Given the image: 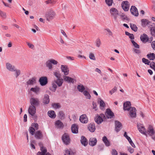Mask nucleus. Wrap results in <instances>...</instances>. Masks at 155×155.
<instances>
[{
    "mask_svg": "<svg viewBox=\"0 0 155 155\" xmlns=\"http://www.w3.org/2000/svg\"><path fill=\"white\" fill-rule=\"evenodd\" d=\"M58 62L53 59H50L48 60L45 63L46 67L49 70L51 71L54 68V65H56Z\"/></svg>",
    "mask_w": 155,
    "mask_h": 155,
    "instance_id": "f257e3e1",
    "label": "nucleus"
},
{
    "mask_svg": "<svg viewBox=\"0 0 155 155\" xmlns=\"http://www.w3.org/2000/svg\"><path fill=\"white\" fill-rule=\"evenodd\" d=\"M110 12L112 17L113 18L115 21H117L119 14L117 10L114 8H112L110 9Z\"/></svg>",
    "mask_w": 155,
    "mask_h": 155,
    "instance_id": "f03ea898",
    "label": "nucleus"
},
{
    "mask_svg": "<svg viewBox=\"0 0 155 155\" xmlns=\"http://www.w3.org/2000/svg\"><path fill=\"white\" fill-rule=\"evenodd\" d=\"M55 16V12L52 10H50L46 14V19L48 21H50L54 18Z\"/></svg>",
    "mask_w": 155,
    "mask_h": 155,
    "instance_id": "7ed1b4c3",
    "label": "nucleus"
},
{
    "mask_svg": "<svg viewBox=\"0 0 155 155\" xmlns=\"http://www.w3.org/2000/svg\"><path fill=\"white\" fill-rule=\"evenodd\" d=\"M137 127L140 133L147 137V130L143 124L138 123L137 124Z\"/></svg>",
    "mask_w": 155,
    "mask_h": 155,
    "instance_id": "20e7f679",
    "label": "nucleus"
},
{
    "mask_svg": "<svg viewBox=\"0 0 155 155\" xmlns=\"http://www.w3.org/2000/svg\"><path fill=\"white\" fill-rule=\"evenodd\" d=\"M105 117V115L103 114H101L100 115L97 114L94 118L95 121L97 124H100L103 121V118Z\"/></svg>",
    "mask_w": 155,
    "mask_h": 155,
    "instance_id": "39448f33",
    "label": "nucleus"
},
{
    "mask_svg": "<svg viewBox=\"0 0 155 155\" xmlns=\"http://www.w3.org/2000/svg\"><path fill=\"white\" fill-rule=\"evenodd\" d=\"M76 151L75 150L73 149H67L64 150V155H75Z\"/></svg>",
    "mask_w": 155,
    "mask_h": 155,
    "instance_id": "423d86ee",
    "label": "nucleus"
},
{
    "mask_svg": "<svg viewBox=\"0 0 155 155\" xmlns=\"http://www.w3.org/2000/svg\"><path fill=\"white\" fill-rule=\"evenodd\" d=\"M62 140L64 144H68L70 143V139L68 135L67 134H64L62 137Z\"/></svg>",
    "mask_w": 155,
    "mask_h": 155,
    "instance_id": "0eeeda50",
    "label": "nucleus"
},
{
    "mask_svg": "<svg viewBox=\"0 0 155 155\" xmlns=\"http://www.w3.org/2000/svg\"><path fill=\"white\" fill-rule=\"evenodd\" d=\"M61 69L64 75H68L69 73V69L68 67L65 65H61Z\"/></svg>",
    "mask_w": 155,
    "mask_h": 155,
    "instance_id": "6e6552de",
    "label": "nucleus"
},
{
    "mask_svg": "<svg viewBox=\"0 0 155 155\" xmlns=\"http://www.w3.org/2000/svg\"><path fill=\"white\" fill-rule=\"evenodd\" d=\"M136 109L134 107H132L130 108L128 111L129 116L132 118H135L136 116Z\"/></svg>",
    "mask_w": 155,
    "mask_h": 155,
    "instance_id": "1a4fd4ad",
    "label": "nucleus"
},
{
    "mask_svg": "<svg viewBox=\"0 0 155 155\" xmlns=\"http://www.w3.org/2000/svg\"><path fill=\"white\" fill-rule=\"evenodd\" d=\"M31 105L34 106H38L39 105V101L38 99L37 98L31 97L30 100Z\"/></svg>",
    "mask_w": 155,
    "mask_h": 155,
    "instance_id": "9d476101",
    "label": "nucleus"
},
{
    "mask_svg": "<svg viewBox=\"0 0 155 155\" xmlns=\"http://www.w3.org/2000/svg\"><path fill=\"white\" fill-rule=\"evenodd\" d=\"M121 5L123 9L125 11H127L129 9L130 5L127 1H123Z\"/></svg>",
    "mask_w": 155,
    "mask_h": 155,
    "instance_id": "9b49d317",
    "label": "nucleus"
},
{
    "mask_svg": "<svg viewBox=\"0 0 155 155\" xmlns=\"http://www.w3.org/2000/svg\"><path fill=\"white\" fill-rule=\"evenodd\" d=\"M28 112L31 116H34L36 112V109L35 106L33 105L30 106L28 109Z\"/></svg>",
    "mask_w": 155,
    "mask_h": 155,
    "instance_id": "f8f14e48",
    "label": "nucleus"
},
{
    "mask_svg": "<svg viewBox=\"0 0 155 155\" xmlns=\"http://www.w3.org/2000/svg\"><path fill=\"white\" fill-rule=\"evenodd\" d=\"M39 81L41 86H45L48 83L47 78L46 77H42L40 78Z\"/></svg>",
    "mask_w": 155,
    "mask_h": 155,
    "instance_id": "ddd939ff",
    "label": "nucleus"
},
{
    "mask_svg": "<svg viewBox=\"0 0 155 155\" xmlns=\"http://www.w3.org/2000/svg\"><path fill=\"white\" fill-rule=\"evenodd\" d=\"M147 135H148L150 136H152L155 134V131L152 126H149L147 131Z\"/></svg>",
    "mask_w": 155,
    "mask_h": 155,
    "instance_id": "4468645a",
    "label": "nucleus"
},
{
    "mask_svg": "<svg viewBox=\"0 0 155 155\" xmlns=\"http://www.w3.org/2000/svg\"><path fill=\"white\" fill-rule=\"evenodd\" d=\"M141 25L143 27H146L147 25H148L153 26V25H151V24H152V23L150 21H149V20L146 19H142L141 20Z\"/></svg>",
    "mask_w": 155,
    "mask_h": 155,
    "instance_id": "2eb2a0df",
    "label": "nucleus"
},
{
    "mask_svg": "<svg viewBox=\"0 0 155 155\" xmlns=\"http://www.w3.org/2000/svg\"><path fill=\"white\" fill-rule=\"evenodd\" d=\"M41 152H38L37 153V155H51L49 153L47 152V150L45 148L42 147L41 148Z\"/></svg>",
    "mask_w": 155,
    "mask_h": 155,
    "instance_id": "dca6fc26",
    "label": "nucleus"
},
{
    "mask_svg": "<svg viewBox=\"0 0 155 155\" xmlns=\"http://www.w3.org/2000/svg\"><path fill=\"white\" fill-rule=\"evenodd\" d=\"M130 12L132 14L136 16L138 15V12L137 9L134 6H132L130 9Z\"/></svg>",
    "mask_w": 155,
    "mask_h": 155,
    "instance_id": "f3484780",
    "label": "nucleus"
},
{
    "mask_svg": "<svg viewBox=\"0 0 155 155\" xmlns=\"http://www.w3.org/2000/svg\"><path fill=\"white\" fill-rule=\"evenodd\" d=\"M55 126L57 129H61L64 127V124L60 120H57L55 123Z\"/></svg>",
    "mask_w": 155,
    "mask_h": 155,
    "instance_id": "a211bd4d",
    "label": "nucleus"
},
{
    "mask_svg": "<svg viewBox=\"0 0 155 155\" xmlns=\"http://www.w3.org/2000/svg\"><path fill=\"white\" fill-rule=\"evenodd\" d=\"M6 68L9 71L13 72L16 68L15 67L9 63H7L6 64Z\"/></svg>",
    "mask_w": 155,
    "mask_h": 155,
    "instance_id": "6ab92c4d",
    "label": "nucleus"
},
{
    "mask_svg": "<svg viewBox=\"0 0 155 155\" xmlns=\"http://www.w3.org/2000/svg\"><path fill=\"white\" fill-rule=\"evenodd\" d=\"M79 120L81 123H87L88 121V118L85 114H83L81 116Z\"/></svg>",
    "mask_w": 155,
    "mask_h": 155,
    "instance_id": "aec40b11",
    "label": "nucleus"
},
{
    "mask_svg": "<svg viewBox=\"0 0 155 155\" xmlns=\"http://www.w3.org/2000/svg\"><path fill=\"white\" fill-rule=\"evenodd\" d=\"M131 103L129 101H127L124 104V110H128L131 107Z\"/></svg>",
    "mask_w": 155,
    "mask_h": 155,
    "instance_id": "412c9836",
    "label": "nucleus"
},
{
    "mask_svg": "<svg viewBox=\"0 0 155 155\" xmlns=\"http://www.w3.org/2000/svg\"><path fill=\"white\" fill-rule=\"evenodd\" d=\"M115 130L117 132H118L120 130L121 128L122 124L120 122L117 121H116L115 122Z\"/></svg>",
    "mask_w": 155,
    "mask_h": 155,
    "instance_id": "4be33fe9",
    "label": "nucleus"
},
{
    "mask_svg": "<svg viewBox=\"0 0 155 155\" xmlns=\"http://www.w3.org/2000/svg\"><path fill=\"white\" fill-rule=\"evenodd\" d=\"M30 91H32L35 94H38L40 91V88L38 86H35L34 87H32L30 89Z\"/></svg>",
    "mask_w": 155,
    "mask_h": 155,
    "instance_id": "5701e85b",
    "label": "nucleus"
},
{
    "mask_svg": "<svg viewBox=\"0 0 155 155\" xmlns=\"http://www.w3.org/2000/svg\"><path fill=\"white\" fill-rule=\"evenodd\" d=\"M106 115L108 118H111L114 116V113L110 109H107Z\"/></svg>",
    "mask_w": 155,
    "mask_h": 155,
    "instance_id": "b1692460",
    "label": "nucleus"
},
{
    "mask_svg": "<svg viewBox=\"0 0 155 155\" xmlns=\"http://www.w3.org/2000/svg\"><path fill=\"white\" fill-rule=\"evenodd\" d=\"M140 38L143 42L146 43L147 42L148 37L146 34H143L141 35Z\"/></svg>",
    "mask_w": 155,
    "mask_h": 155,
    "instance_id": "393cba45",
    "label": "nucleus"
},
{
    "mask_svg": "<svg viewBox=\"0 0 155 155\" xmlns=\"http://www.w3.org/2000/svg\"><path fill=\"white\" fill-rule=\"evenodd\" d=\"M54 81L59 86L61 87L62 86L63 83V79L61 78H57L56 80H54Z\"/></svg>",
    "mask_w": 155,
    "mask_h": 155,
    "instance_id": "a878e982",
    "label": "nucleus"
},
{
    "mask_svg": "<svg viewBox=\"0 0 155 155\" xmlns=\"http://www.w3.org/2000/svg\"><path fill=\"white\" fill-rule=\"evenodd\" d=\"M97 142V140L96 138L91 137L89 140V144L92 146H94L96 144Z\"/></svg>",
    "mask_w": 155,
    "mask_h": 155,
    "instance_id": "bb28decb",
    "label": "nucleus"
},
{
    "mask_svg": "<svg viewBox=\"0 0 155 155\" xmlns=\"http://www.w3.org/2000/svg\"><path fill=\"white\" fill-rule=\"evenodd\" d=\"M50 101L49 96L47 94L44 95V97L43 100V103L45 104H48Z\"/></svg>",
    "mask_w": 155,
    "mask_h": 155,
    "instance_id": "cd10ccee",
    "label": "nucleus"
},
{
    "mask_svg": "<svg viewBox=\"0 0 155 155\" xmlns=\"http://www.w3.org/2000/svg\"><path fill=\"white\" fill-rule=\"evenodd\" d=\"M71 130L73 133H77L78 132V125L75 124H73L71 127Z\"/></svg>",
    "mask_w": 155,
    "mask_h": 155,
    "instance_id": "c85d7f7f",
    "label": "nucleus"
},
{
    "mask_svg": "<svg viewBox=\"0 0 155 155\" xmlns=\"http://www.w3.org/2000/svg\"><path fill=\"white\" fill-rule=\"evenodd\" d=\"M88 130L91 132H94L95 130V127L94 124L91 123L88 126Z\"/></svg>",
    "mask_w": 155,
    "mask_h": 155,
    "instance_id": "c756f323",
    "label": "nucleus"
},
{
    "mask_svg": "<svg viewBox=\"0 0 155 155\" xmlns=\"http://www.w3.org/2000/svg\"><path fill=\"white\" fill-rule=\"evenodd\" d=\"M81 144L84 146H86L88 143L87 139L83 136H82L81 137Z\"/></svg>",
    "mask_w": 155,
    "mask_h": 155,
    "instance_id": "7c9ffc66",
    "label": "nucleus"
},
{
    "mask_svg": "<svg viewBox=\"0 0 155 155\" xmlns=\"http://www.w3.org/2000/svg\"><path fill=\"white\" fill-rule=\"evenodd\" d=\"M35 137L38 139L41 138L43 137L41 132L40 130L37 131L35 133Z\"/></svg>",
    "mask_w": 155,
    "mask_h": 155,
    "instance_id": "2f4dec72",
    "label": "nucleus"
},
{
    "mask_svg": "<svg viewBox=\"0 0 155 155\" xmlns=\"http://www.w3.org/2000/svg\"><path fill=\"white\" fill-rule=\"evenodd\" d=\"M102 141L104 143L105 145L107 146L108 147L110 146V142L108 140L106 136H104L102 138Z\"/></svg>",
    "mask_w": 155,
    "mask_h": 155,
    "instance_id": "473e14b6",
    "label": "nucleus"
},
{
    "mask_svg": "<svg viewBox=\"0 0 155 155\" xmlns=\"http://www.w3.org/2000/svg\"><path fill=\"white\" fill-rule=\"evenodd\" d=\"M48 116L51 118H55L56 116L55 112L53 110L48 111Z\"/></svg>",
    "mask_w": 155,
    "mask_h": 155,
    "instance_id": "72a5a7b5",
    "label": "nucleus"
},
{
    "mask_svg": "<svg viewBox=\"0 0 155 155\" xmlns=\"http://www.w3.org/2000/svg\"><path fill=\"white\" fill-rule=\"evenodd\" d=\"M36 83V79L35 78H32L30 79L27 82V84L28 85H33Z\"/></svg>",
    "mask_w": 155,
    "mask_h": 155,
    "instance_id": "f704fd0d",
    "label": "nucleus"
},
{
    "mask_svg": "<svg viewBox=\"0 0 155 155\" xmlns=\"http://www.w3.org/2000/svg\"><path fill=\"white\" fill-rule=\"evenodd\" d=\"M98 101L99 102L100 106L101 109L102 110H103L105 106V103L104 101L101 99H99Z\"/></svg>",
    "mask_w": 155,
    "mask_h": 155,
    "instance_id": "c9c22d12",
    "label": "nucleus"
},
{
    "mask_svg": "<svg viewBox=\"0 0 155 155\" xmlns=\"http://www.w3.org/2000/svg\"><path fill=\"white\" fill-rule=\"evenodd\" d=\"M57 87V86L56 84L53 81L52 82V86L50 87V89L52 91L55 92L56 90Z\"/></svg>",
    "mask_w": 155,
    "mask_h": 155,
    "instance_id": "e433bc0d",
    "label": "nucleus"
},
{
    "mask_svg": "<svg viewBox=\"0 0 155 155\" xmlns=\"http://www.w3.org/2000/svg\"><path fill=\"white\" fill-rule=\"evenodd\" d=\"M13 71L15 72V75L16 78H17L21 74V71L19 69H17L15 68Z\"/></svg>",
    "mask_w": 155,
    "mask_h": 155,
    "instance_id": "4c0bfd02",
    "label": "nucleus"
},
{
    "mask_svg": "<svg viewBox=\"0 0 155 155\" xmlns=\"http://www.w3.org/2000/svg\"><path fill=\"white\" fill-rule=\"evenodd\" d=\"M54 75L57 78H61V75L59 71L55 70L53 72Z\"/></svg>",
    "mask_w": 155,
    "mask_h": 155,
    "instance_id": "58836bf2",
    "label": "nucleus"
},
{
    "mask_svg": "<svg viewBox=\"0 0 155 155\" xmlns=\"http://www.w3.org/2000/svg\"><path fill=\"white\" fill-rule=\"evenodd\" d=\"M121 20H127L128 21L129 20L127 16L124 13H122L119 15Z\"/></svg>",
    "mask_w": 155,
    "mask_h": 155,
    "instance_id": "ea45409f",
    "label": "nucleus"
},
{
    "mask_svg": "<svg viewBox=\"0 0 155 155\" xmlns=\"http://www.w3.org/2000/svg\"><path fill=\"white\" fill-rule=\"evenodd\" d=\"M147 56L150 60H153L155 58V54L153 53L147 54Z\"/></svg>",
    "mask_w": 155,
    "mask_h": 155,
    "instance_id": "a19ab883",
    "label": "nucleus"
},
{
    "mask_svg": "<svg viewBox=\"0 0 155 155\" xmlns=\"http://www.w3.org/2000/svg\"><path fill=\"white\" fill-rule=\"evenodd\" d=\"M77 89L79 91L83 92L85 89V88L82 85L80 84L78 86Z\"/></svg>",
    "mask_w": 155,
    "mask_h": 155,
    "instance_id": "79ce46f5",
    "label": "nucleus"
},
{
    "mask_svg": "<svg viewBox=\"0 0 155 155\" xmlns=\"http://www.w3.org/2000/svg\"><path fill=\"white\" fill-rule=\"evenodd\" d=\"M83 94L85 96L86 98L89 99H91V96L88 91H85L83 92Z\"/></svg>",
    "mask_w": 155,
    "mask_h": 155,
    "instance_id": "37998d69",
    "label": "nucleus"
},
{
    "mask_svg": "<svg viewBox=\"0 0 155 155\" xmlns=\"http://www.w3.org/2000/svg\"><path fill=\"white\" fill-rule=\"evenodd\" d=\"M153 26L151 27L150 29L151 33L152 35L155 36V24H153Z\"/></svg>",
    "mask_w": 155,
    "mask_h": 155,
    "instance_id": "c03bdc74",
    "label": "nucleus"
},
{
    "mask_svg": "<svg viewBox=\"0 0 155 155\" xmlns=\"http://www.w3.org/2000/svg\"><path fill=\"white\" fill-rule=\"evenodd\" d=\"M58 115L59 117L61 119H64L65 117V114L63 111H60L59 112Z\"/></svg>",
    "mask_w": 155,
    "mask_h": 155,
    "instance_id": "a18cd8bd",
    "label": "nucleus"
},
{
    "mask_svg": "<svg viewBox=\"0 0 155 155\" xmlns=\"http://www.w3.org/2000/svg\"><path fill=\"white\" fill-rule=\"evenodd\" d=\"M130 27L131 29L134 31H137V28L135 25L133 24H130Z\"/></svg>",
    "mask_w": 155,
    "mask_h": 155,
    "instance_id": "49530a36",
    "label": "nucleus"
},
{
    "mask_svg": "<svg viewBox=\"0 0 155 155\" xmlns=\"http://www.w3.org/2000/svg\"><path fill=\"white\" fill-rule=\"evenodd\" d=\"M105 1L107 5L109 6H112L113 2V0H105Z\"/></svg>",
    "mask_w": 155,
    "mask_h": 155,
    "instance_id": "de8ad7c7",
    "label": "nucleus"
},
{
    "mask_svg": "<svg viewBox=\"0 0 155 155\" xmlns=\"http://www.w3.org/2000/svg\"><path fill=\"white\" fill-rule=\"evenodd\" d=\"M52 106L55 109H58L61 107V106L58 103L53 104Z\"/></svg>",
    "mask_w": 155,
    "mask_h": 155,
    "instance_id": "09e8293b",
    "label": "nucleus"
},
{
    "mask_svg": "<svg viewBox=\"0 0 155 155\" xmlns=\"http://www.w3.org/2000/svg\"><path fill=\"white\" fill-rule=\"evenodd\" d=\"M96 45L97 47H99L101 45V40L99 38H97L95 41Z\"/></svg>",
    "mask_w": 155,
    "mask_h": 155,
    "instance_id": "8fccbe9b",
    "label": "nucleus"
},
{
    "mask_svg": "<svg viewBox=\"0 0 155 155\" xmlns=\"http://www.w3.org/2000/svg\"><path fill=\"white\" fill-rule=\"evenodd\" d=\"M0 15L3 18H5L6 17V13L2 12L0 10Z\"/></svg>",
    "mask_w": 155,
    "mask_h": 155,
    "instance_id": "3c124183",
    "label": "nucleus"
},
{
    "mask_svg": "<svg viewBox=\"0 0 155 155\" xmlns=\"http://www.w3.org/2000/svg\"><path fill=\"white\" fill-rule=\"evenodd\" d=\"M63 78L64 81L70 83L71 78L65 76H63Z\"/></svg>",
    "mask_w": 155,
    "mask_h": 155,
    "instance_id": "603ef678",
    "label": "nucleus"
},
{
    "mask_svg": "<svg viewBox=\"0 0 155 155\" xmlns=\"http://www.w3.org/2000/svg\"><path fill=\"white\" fill-rule=\"evenodd\" d=\"M89 58L93 60H95L96 58L94 55V54L92 53H90L89 54Z\"/></svg>",
    "mask_w": 155,
    "mask_h": 155,
    "instance_id": "864d4df0",
    "label": "nucleus"
},
{
    "mask_svg": "<svg viewBox=\"0 0 155 155\" xmlns=\"http://www.w3.org/2000/svg\"><path fill=\"white\" fill-rule=\"evenodd\" d=\"M29 132L32 135L34 134L35 133V129L32 127H30L29 130Z\"/></svg>",
    "mask_w": 155,
    "mask_h": 155,
    "instance_id": "5fc2aeb1",
    "label": "nucleus"
},
{
    "mask_svg": "<svg viewBox=\"0 0 155 155\" xmlns=\"http://www.w3.org/2000/svg\"><path fill=\"white\" fill-rule=\"evenodd\" d=\"M117 90V87H114L112 90L109 91V93L110 95H112L115 93Z\"/></svg>",
    "mask_w": 155,
    "mask_h": 155,
    "instance_id": "6e6d98bb",
    "label": "nucleus"
},
{
    "mask_svg": "<svg viewBox=\"0 0 155 155\" xmlns=\"http://www.w3.org/2000/svg\"><path fill=\"white\" fill-rule=\"evenodd\" d=\"M131 42L133 44L134 46L137 48H139V45L136 42H135L133 40H131Z\"/></svg>",
    "mask_w": 155,
    "mask_h": 155,
    "instance_id": "4d7b16f0",
    "label": "nucleus"
},
{
    "mask_svg": "<svg viewBox=\"0 0 155 155\" xmlns=\"http://www.w3.org/2000/svg\"><path fill=\"white\" fill-rule=\"evenodd\" d=\"M142 60L143 62L145 63V64L149 65L150 63V61L148 59H145L144 58H142Z\"/></svg>",
    "mask_w": 155,
    "mask_h": 155,
    "instance_id": "13d9d810",
    "label": "nucleus"
},
{
    "mask_svg": "<svg viewBox=\"0 0 155 155\" xmlns=\"http://www.w3.org/2000/svg\"><path fill=\"white\" fill-rule=\"evenodd\" d=\"M46 3L47 4L51 3L54 4L55 3L56 1L54 0H48L46 1Z\"/></svg>",
    "mask_w": 155,
    "mask_h": 155,
    "instance_id": "bf43d9fd",
    "label": "nucleus"
},
{
    "mask_svg": "<svg viewBox=\"0 0 155 155\" xmlns=\"http://www.w3.org/2000/svg\"><path fill=\"white\" fill-rule=\"evenodd\" d=\"M150 68L155 71V63L152 62L150 64Z\"/></svg>",
    "mask_w": 155,
    "mask_h": 155,
    "instance_id": "052dcab7",
    "label": "nucleus"
},
{
    "mask_svg": "<svg viewBox=\"0 0 155 155\" xmlns=\"http://www.w3.org/2000/svg\"><path fill=\"white\" fill-rule=\"evenodd\" d=\"M26 43L29 48L31 49H33L34 48V46L33 44L28 42H27Z\"/></svg>",
    "mask_w": 155,
    "mask_h": 155,
    "instance_id": "680f3d73",
    "label": "nucleus"
},
{
    "mask_svg": "<svg viewBox=\"0 0 155 155\" xmlns=\"http://www.w3.org/2000/svg\"><path fill=\"white\" fill-rule=\"evenodd\" d=\"M32 126L35 127L36 130L38 128V125L37 123H34L32 124Z\"/></svg>",
    "mask_w": 155,
    "mask_h": 155,
    "instance_id": "e2e57ef3",
    "label": "nucleus"
},
{
    "mask_svg": "<svg viewBox=\"0 0 155 155\" xmlns=\"http://www.w3.org/2000/svg\"><path fill=\"white\" fill-rule=\"evenodd\" d=\"M112 155H117V151L114 149H113L112 151Z\"/></svg>",
    "mask_w": 155,
    "mask_h": 155,
    "instance_id": "0e129e2a",
    "label": "nucleus"
},
{
    "mask_svg": "<svg viewBox=\"0 0 155 155\" xmlns=\"http://www.w3.org/2000/svg\"><path fill=\"white\" fill-rule=\"evenodd\" d=\"M92 105L93 108L95 109V110H97V109L96 108L97 104L96 103L94 102H93L92 103Z\"/></svg>",
    "mask_w": 155,
    "mask_h": 155,
    "instance_id": "69168bd1",
    "label": "nucleus"
},
{
    "mask_svg": "<svg viewBox=\"0 0 155 155\" xmlns=\"http://www.w3.org/2000/svg\"><path fill=\"white\" fill-rule=\"evenodd\" d=\"M106 30L108 32L109 35L110 36H112L113 33L109 29H107Z\"/></svg>",
    "mask_w": 155,
    "mask_h": 155,
    "instance_id": "338daca9",
    "label": "nucleus"
},
{
    "mask_svg": "<svg viewBox=\"0 0 155 155\" xmlns=\"http://www.w3.org/2000/svg\"><path fill=\"white\" fill-rule=\"evenodd\" d=\"M151 45L153 49L155 50V41H153Z\"/></svg>",
    "mask_w": 155,
    "mask_h": 155,
    "instance_id": "774afa93",
    "label": "nucleus"
}]
</instances>
